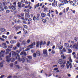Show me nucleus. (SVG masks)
<instances>
[{"label":"nucleus","mask_w":78,"mask_h":78,"mask_svg":"<svg viewBox=\"0 0 78 78\" xmlns=\"http://www.w3.org/2000/svg\"><path fill=\"white\" fill-rule=\"evenodd\" d=\"M5 51H1V53H0V61L2 60V58H3L4 56H5Z\"/></svg>","instance_id":"f257e3e1"},{"label":"nucleus","mask_w":78,"mask_h":78,"mask_svg":"<svg viewBox=\"0 0 78 78\" xmlns=\"http://www.w3.org/2000/svg\"><path fill=\"white\" fill-rule=\"evenodd\" d=\"M19 58H18V61H23V62H24V61H25V60L27 61V62H28V58H26V57H24L23 58V59H21L19 57H18Z\"/></svg>","instance_id":"f03ea898"},{"label":"nucleus","mask_w":78,"mask_h":78,"mask_svg":"<svg viewBox=\"0 0 78 78\" xmlns=\"http://www.w3.org/2000/svg\"><path fill=\"white\" fill-rule=\"evenodd\" d=\"M9 8L10 9H11L10 10V11L11 12H14V11H15V10L16 9V7L14 6V5H13L9 6Z\"/></svg>","instance_id":"7ed1b4c3"},{"label":"nucleus","mask_w":78,"mask_h":78,"mask_svg":"<svg viewBox=\"0 0 78 78\" xmlns=\"http://www.w3.org/2000/svg\"><path fill=\"white\" fill-rule=\"evenodd\" d=\"M11 53H10L9 54V56H6V59L7 62H9L11 61Z\"/></svg>","instance_id":"20e7f679"},{"label":"nucleus","mask_w":78,"mask_h":78,"mask_svg":"<svg viewBox=\"0 0 78 78\" xmlns=\"http://www.w3.org/2000/svg\"><path fill=\"white\" fill-rule=\"evenodd\" d=\"M12 57H14V56H16V55H17V56L18 57H19L20 56L18 54L16 53V52L14 51H12Z\"/></svg>","instance_id":"39448f33"},{"label":"nucleus","mask_w":78,"mask_h":78,"mask_svg":"<svg viewBox=\"0 0 78 78\" xmlns=\"http://www.w3.org/2000/svg\"><path fill=\"white\" fill-rule=\"evenodd\" d=\"M29 13H27V12H26L25 13V20L27 21L28 20V18H30V14H29Z\"/></svg>","instance_id":"423d86ee"},{"label":"nucleus","mask_w":78,"mask_h":78,"mask_svg":"<svg viewBox=\"0 0 78 78\" xmlns=\"http://www.w3.org/2000/svg\"><path fill=\"white\" fill-rule=\"evenodd\" d=\"M46 16V14L44 13H42L41 14V19H44V17H45Z\"/></svg>","instance_id":"0eeeda50"},{"label":"nucleus","mask_w":78,"mask_h":78,"mask_svg":"<svg viewBox=\"0 0 78 78\" xmlns=\"http://www.w3.org/2000/svg\"><path fill=\"white\" fill-rule=\"evenodd\" d=\"M46 44V42L45 41H44L43 43V41H41L40 44V48H41V46H42V45H45Z\"/></svg>","instance_id":"6e6552de"},{"label":"nucleus","mask_w":78,"mask_h":78,"mask_svg":"<svg viewBox=\"0 0 78 78\" xmlns=\"http://www.w3.org/2000/svg\"><path fill=\"white\" fill-rule=\"evenodd\" d=\"M43 53L44 55H47V50L46 49L43 50Z\"/></svg>","instance_id":"1a4fd4ad"},{"label":"nucleus","mask_w":78,"mask_h":78,"mask_svg":"<svg viewBox=\"0 0 78 78\" xmlns=\"http://www.w3.org/2000/svg\"><path fill=\"white\" fill-rule=\"evenodd\" d=\"M73 47L76 48V49H78V42L77 43L76 45H74L73 46Z\"/></svg>","instance_id":"9d476101"},{"label":"nucleus","mask_w":78,"mask_h":78,"mask_svg":"<svg viewBox=\"0 0 78 78\" xmlns=\"http://www.w3.org/2000/svg\"><path fill=\"white\" fill-rule=\"evenodd\" d=\"M20 55H25V56H26L27 55V53L25 52L24 51H22L20 53Z\"/></svg>","instance_id":"9b49d317"},{"label":"nucleus","mask_w":78,"mask_h":78,"mask_svg":"<svg viewBox=\"0 0 78 78\" xmlns=\"http://www.w3.org/2000/svg\"><path fill=\"white\" fill-rule=\"evenodd\" d=\"M70 2V1L69 0V1H68L67 0H63V2L65 3V4H69V2Z\"/></svg>","instance_id":"f8f14e48"},{"label":"nucleus","mask_w":78,"mask_h":78,"mask_svg":"<svg viewBox=\"0 0 78 78\" xmlns=\"http://www.w3.org/2000/svg\"><path fill=\"white\" fill-rule=\"evenodd\" d=\"M66 66L67 69H69V66H70V68H72V63H69V65H66Z\"/></svg>","instance_id":"ddd939ff"},{"label":"nucleus","mask_w":78,"mask_h":78,"mask_svg":"<svg viewBox=\"0 0 78 78\" xmlns=\"http://www.w3.org/2000/svg\"><path fill=\"white\" fill-rule=\"evenodd\" d=\"M36 53L37 56H39L41 55V52L38 51L36 52Z\"/></svg>","instance_id":"4468645a"},{"label":"nucleus","mask_w":78,"mask_h":78,"mask_svg":"<svg viewBox=\"0 0 78 78\" xmlns=\"http://www.w3.org/2000/svg\"><path fill=\"white\" fill-rule=\"evenodd\" d=\"M10 43L12 44H14L16 43V41L13 40L10 41Z\"/></svg>","instance_id":"2eb2a0df"},{"label":"nucleus","mask_w":78,"mask_h":78,"mask_svg":"<svg viewBox=\"0 0 78 78\" xmlns=\"http://www.w3.org/2000/svg\"><path fill=\"white\" fill-rule=\"evenodd\" d=\"M36 47H39V44H40V42L39 41H37V43H36Z\"/></svg>","instance_id":"dca6fc26"},{"label":"nucleus","mask_w":78,"mask_h":78,"mask_svg":"<svg viewBox=\"0 0 78 78\" xmlns=\"http://www.w3.org/2000/svg\"><path fill=\"white\" fill-rule=\"evenodd\" d=\"M21 3L18 2V7L19 8H21L22 7V5H21Z\"/></svg>","instance_id":"f3484780"},{"label":"nucleus","mask_w":78,"mask_h":78,"mask_svg":"<svg viewBox=\"0 0 78 78\" xmlns=\"http://www.w3.org/2000/svg\"><path fill=\"white\" fill-rule=\"evenodd\" d=\"M6 44L4 43L2 44V45H3V48H7V47L6 46Z\"/></svg>","instance_id":"a211bd4d"},{"label":"nucleus","mask_w":78,"mask_h":78,"mask_svg":"<svg viewBox=\"0 0 78 78\" xmlns=\"http://www.w3.org/2000/svg\"><path fill=\"white\" fill-rule=\"evenodd\" d=\"M0 9H1V10L0 9V11H2V12H4V10L3 7H2V6H0Z\"/></svg>","instance_id":"6ab92c4d"},{"label":"nucleus","mask_w":78,"mask_h":78,"mask_svg":"<svg viewBox=\"0 0 78 78\" xmlns=\"http://www.w3.org/2000/svg\"><path fill=\"white\" fill-rule=\"evenodd\" d=\"M64 64H66V62H64L63 63V65H61V67H62V68H64L65 66Z\"/></svg>","instance_id":"aec40b11"},{"label":"nucleus","mask_w":78,"mask_h":78,"mask_svg":"<svg viewBox=\"0 0 78 78\" xmlns=\"http://www.w3.org/2000/svg\"><path fill=\"white\" fill-rule=\"evenodd\" d=\"M34 44H32L31 45H29L28 47H30V48H33Z\"/></svg>","instance_id":"412c9836"},{"label":"nucleus","mask_w":78,"mask_h":78,"mask_svg":"<svg viewBox=\"0 0 78 78\" xmlns=\"http://www.w3.org/2000/svg\"><path fill=\"white\" fill-rule=\"evenodd\" d=\"M64 45L67 48V47H69V44L68 43H65L64 44Z\"/></svg>","instance_id":"4be33fe9"},{"label":"nucleus","mask_w":78,"mask_h":78,"mask_svg":"<svg viewBox=\"0 0 78 78\" xmlns=\"http://www.w3.org/2000/svg\"><path fill=\"white\" fill-rule=\"evenodd\" d=\"M0 31H1L4 32V31H6V29L4 28H1L0 29Z\"/></svg>","instance_id":"5701e85b"},{"label":"nucleus","mask_w":78,"mask_h":78,"mask_svg":"<svg viewBox=\"0 0 78 78\" xmlns=\"http://www.w3.org/2000/svg\"><path fill=\"white\" fill-rule=\"evenodd\" d=\"M39 3H38L37 5H36L34 6L35 8H36L37 7H39Z\"/></svg>","instance_id":"b1692460"},{"label":"nucleus","mask_w":78,"mask_h":78,"mask_svg":"<svg viewBox=\"0 0 78 78\" xmlns=\"http://www.w3.org/2000/svg\"><path fill=\"white\" fill-rule=\"evenodd\" d=\"M6 53H9V51H11V49L8 48L6 49Z\"/></svg>","instance_id":"393cba45"},{"label":"nucleus","mask_w":78,"mask_h":78,"mask_svg":"<svg viewBox=\"0 0 78 78\" xmlns=\"http://www.w3.org/2000/svg\"><path fill=\"white\" fill-rule=\"evenodd\" d=\"M16 45H17V47H20V45H20V43H19V42H18L17 43V44H16Z\"/></svg>","instance_id":"a878e982"},{"label":"nucleus","mask_w":78,"mask_h":78,"mask_svg":"<svg viewBox=\"0 0 78 78\" xmlns=\"http://www.w3.org/2000/svg\"><path fill=\"white\" fill-rule=\"evenodd\" d=\"M14 27H15L16 30H17L18 29H19V26H15L13 28H14Z\"/></svg>","instance_id":"bb28decb"},{"label":"nucleus","mask_w":78,"mask_h":78,"mask_svg":"<svg viewBox=\"0 0 78 78\" xmlns=\"http://www.w3.org/2000/svg\"><path fill=\"white\" fill-rule=\"evenodd\" d=\"M39 16H40V15L39 14V13L37 14V18L36 19L37 20H39Z\"/></svg>","instance_id":"cd10ccee"},{"label":"nucleus","mask_w":78,"mask_h":78,"mask_svg":"<svg viewBox=\"0 0 78 78\" xmlns=\"http://www.w3.org/2000/svg\"><path fill=\"white\" fill-rule=\"evenodd\" d=\"M69 61L70 62H72V59L71 58V57H69Z\"/></svg>","instance_id":"c85d7f7f"},{"label":"nucleus","mask_w":78,"mask_h":78,"mask_svg":"<svg viewBox=\"0 0 78 78\" xmlns=\"http://www.w3.org/2000/svg\"><path fill=\"white\" fill-rule=\"evenodd\" d=\"M27 57L29 59H32V57L30 55L27 56Z\"/></svg>","instance_id":"c756f323"},{"label":"nucleus","mask_w":78,"mask_h":78,"mask_svg":"<svg viewBox=\"0 0 78 78\" xmlns=\"http://www.w3.org/2000/svg\"><path fill=\"white\" fill-rule=\"evenodd\" d=\"M42 21L43 23H46V22H47V20L46 19H43L42 20Z\"/></svg>","instance_id":"7c9ffc66"},{"label":"nucleus","mask_w":78,"mask_h":78,"mask_svg":"<svg viewBox=\"0 0 78 78\" xmlns=\"http://www.w3.org/2000/svg\"><path fill=\"white\" fill-rule=\"evenodd\" d=\"M65 4V3H61L58 5V6H59V7H61V6H64Z\"/></svg>","instance_id":"2f4dec72"},{"label":"nucleus","mask_w":78,"mask_h":78,"mask_svg":"<svg viewBox=\"0 0 78 78\" xmlns=\"http://www.w3.org/2000/svg\"><path fill=\"white\" fill-rule=\"evenodd\" d=\"M3 62H1L0 63V67H3Z\"/></svg>","instance_id":"473e14b6"},{"label":"nucleus","mask_w":78,"mask_h":78,"mask_svg":"<svg viewBox=\"0 0 78 78\" xmlns=\"http://www.w3.org/2000/svg\"><path fill=\"white\" fill-rule=\"evenodd\" d=\"M21 16L22 17H24V16H25V14L23 13H22L21 14H20Z\"/></svg>","instance_id":"72a5a7b5"},{"label":"nucleus","mask_w":78,"mask_h":78,"mask_svg":"<svg viewBox=\"0 0 78 78\" xmlns=\"http://www.w3.org/2000/svg\"><path fill=\"white\" fill-rule=\"evenodd\" d=\"M13 5H14V6L16 7V2H15L12 3Z\"/></svg>","instance_id":"f704fd0d"},{"label":"nucleus","mask_w":78,"mask_h":78,"mask_svg":"<svg viewBox=\"0 0 78 78\" xmlns=\"http://www.w3.org/2000/svg\"><path fill=\"white\" fill-rule=\"evenodd\" d=\"M16 67L17 69H20V66H19L18 65H16Z\"/></svg>","instance_id":"c9c22d12"},{"label":"nucleus","mask_w":78,"mask_h":78,"mask_svg":"<svg viewBox=\"0 0 78 78\" xmlns=\"http://www.w3.org/2000/svg\"><path fill=\"white\" fill-rule=\"evenodd\" d=\"M72 53V50L70 49H68V53Z\"/></svg>","instance_id":"e433bc0d"},{"label":"nucleus","mask_w":78,"mask_h":78,"mask_svg":"<svg viewBox=\"0 0 78 78\" xmlns=\"http://www.w3.org/2000/svg\"><path fill=\"white\" fill-rule=\"evenodd\" d=\"M74 40L75 41V42H76L78 40L77 38H76V37H75L74 38Z\"/></svg>","instance_id":"4c0bfd02"},{"label":"nucleus","mask_w":78,"mask_h":78,"mask_svg":"<svg viewBox=\"0 0 78 78\" xmlns=\"http://www.w3.org/2000/svg\"><path fill=\"white\" fill-rule=\"evenodd\" d=\"M24 12H26L29 13V12H28V10H27V9H24Z\"/></svg>","instance_id":"58836bf2"},{"label":"nucleus","mask_w":78,"mask_h":78,"mask_svg":"<svg viewBox=\"0 0 78 78\" xmlns=\"http://www.w3.org/2000/svg\"><path fill=\"white\" fill-rule=\"evenodd\" d=\"M9 12H10V11L9 10H6V13H9Z\"/></svg>","instance_id":"ea45409f"},{"label":"nucleus","mask_w":78,"mask_h":78,"mask_svg":"<svg viewBox=\"0 0 78 78\" xmlns=\"http://www.w3.org/2000/svg\"><path fill=\"white\" fill-rule=\"evenodd\" d=\"M58 63L59 64H62V62H61V60H59V62H58Z\"/></svg>","instance_id":"a19ab883"},{"label":"nucleus","mask_w":78,"mask_h":78,"mask_svg":"<svg viewBox=\"0 0 78 78\" xmlns=\"http://www.w3.org/2000/svg\"><path fill=\"white\" fill-rule=\"evenodd\" d=\"M62 51H63V52H66V49L65 48H63L62 49Z\"/></svg>","instance_id":"79ce46f5"},{"label":"nucleus","mask_w":78,"mask_h":78,"mask_svg":"<svg viewBox=\"0 0 78 78\" xmlns=\"http://www.w3.org/2000/svg\"><path fill=\"white\" fill-rule=\"evenodd\" d=\"M20 50H21V51L22 50H23V49H24L23 47H20Z\"/></svg>","instance_id":"37998d69"},{"label":"nucleus","mask_w":78,"mask_h":78,"mask_svg":"<svg viewBox=\"0 0 78 78\" xmlns=\"http://www.w3.org/2000/svg\"><path fill=\"white\" fill-rule=\"evenodd\" d=\"M48 8L47 7H45L44 9V11H47Z\"/></svg>","instance_id":"c03bdc74"},{"label":"nucleus","mask_w":78,"mask_h":78,"mask_svg":"<svg viewBox=\"0 0 78 78\" xmlns=\"http://www.w3.org/2000/svg\"><path fill=\"white\" fill-rule=\"evenodd\" d=\"M17 57H16V56L15 57V58H13V61H15V60H16V59H17Z\"/></svg>","instance_id":"a18cd8bd"},{"label":"nucleus","mask_w":78,"mask_h":78,"mask_svg":"<svg viewBox=\"0 0 78 78\" xmlns=\"http://www.w3.org/2000/svg\"><path fill=\"white\" fill-rule=\"evenodd\" d=\"M69 9V7H68L67 8H66V12H67Z\"/></svg>","instance_id":"49530a36"},{"label":"nucleus","mask_w":78,"mask_h":78,"mask_svg":"<svg viewBox=\"0 0 78 78\" xmlns=\"http://www.w3.org/2000/svg\"><path fill=\"white\" fill-rule=\"evenodd\" d=\"M13 49L14 50H16V49H17V48L16 47H13Z\"/></svg>","instance_id":"de8ad7c7"},{"label":"nucleus","mask_w":78,"mask_h":78,"mask_svg":"<svg viewBox=\"0 0 78 78\" xmlns=\"http://www.w3.org/2000/svg\"><path fill=\"white\" fill-rule=\"evenodd\" d=\"M0 40H1L2 41H5V39L3 38H0Z\"/></svg>","instance_id":"09e8293b"},{"label":"nucleus","mask_w":78,"mask_h":78,"mask_svg":"<svg viewBox=\"0 0 78 78\" xmlns=\"http://www.w3.org/2000/svg\"><path fill=\"white\" fill-rule=\"evenodd\" d=\"M21 3H25V0H22L21 1Z\"/></svg>","instance_id":"8fccbe9b"},{"label":"nucleus","mask_w":78,"mask_h":78,"mask_svg":"<svg viewBox=\"0 0 78 78\" xmlns=\"http://www.w3.org/2000/svg\"><path fill=\"white\" fill-rule=\"evenodd\" d=\"M30 48L28 47H28L26 49V51H28L30 50Z\"/></svg>","instance_id":"3c124183"},{"label":"nucleus","mask_w":78,"mask_h":78,"mask_svg":"<svg viewBox=\"0 0 78 78\" xmlns=\"http://www.w3.org/2000/svg\"><path fill=\"white\" fill-rule=\"evenodd\" d=\"M60 53L61 55H62L63 54V51H60Z\"/></svg>","instance_id":"603ef678"},{"label":"nucleus","mask_w":78,"mask_h":78,"mask_svg":"<svg viewBox=\"0 0 78 78\" xmlns=\"http://www.w3.org/2000/svg\"><path fill=\"white\" fill-rule=\"evenodd\" d=\"M33 20H36V17H35V16H34L33 17Z\"/></svg>","instance_id":"864d4df0"},{"label":"nucleus","mask_w":78,"mask_h":78,"mask_svg":"<svg viewBox=\"0 0 78 78\" xmlns=\"http://www.w3.org/2000/svg\"><path fill=\"white\" fill-rule=\"evenodd\" d=\"M22 44H23V45H25L27 43H26V42H25L23 41L22 42Z\"/></svg>","instance_id":"5fc2aeb1"},{"label":"nucleus","mask_w":78,"mask_h":78,"mask_svg":"<svg viewBox=\"0 0 78 78\" xmlns=\"http://www.w3.org/2000/svg\"><path fill=\"white\" fill-rule=\"evenodd\" d=\"M30 40H28L27 41V42L28 44H29V43H30Z\"/></svg>","instance_id":"6e6d98bb"},{"label":"nucleus","mask_w":78,"mask_h":78,"mask_svg":"<svg viewBox=\"0 0 78 78\" xmlns=\"http://www.w3.org/2000/svg\"><path fill=\"white\" fill-rule=\"evenodd\" d=\"M23 26L25 28H28V27L27 26L25 25H24Z\"/></svg>","instance_id":"4d7b16f0"},{"label":"nucleus","mask_w":78,"mask_h":78,"mask_svg":"<svg viewBox=\"0 0 78 78\" xmlns=\"http://www.w3.org/2000/svg\"><path fill=\"white\" fill-rule=\"evenodd\" d=\"M43 4H44V2L40 3V4L39 5V6H42V5H43Z\"/></svg>","instance_id":"13d9d810"},{"label":"nucleus","mask_w":78,"mask_h":78,"mask_svg":"<svg viewBox=\"0 0 78 78\" xmlns=\"http://www.w3.org/2000/svg\"><path fill=\"white\" fill-rule=\"evenodd\" d=\"M33 56L34 57H36V53H34L33 54Z\"/></svg>","instance_id":"bf43d9fd"},{"label":"nucleus","mask_w":78,"mask_h":78,"mask_svg":"<svg viewBox=\"0 0 78 78\" xmlns=\"http://www.w3.org/2000/svg\"><path fill=\"white\" fill-rule=\"evenodd\" d=\"M45 19H46L45 20H46V21L47 20H48V21L49 20V18H48V17H46Z\"/></svg>","instance_id":"052dcab7"},{"label":"nucleus","mask_w":78,"mask_h":78,"mask_svg":"<svg viewBox=\"0 0 78 78\" xmlns=\"http://www.w3.org/2000/svg\"><path fill=\"white\" fill-rule=\"evenodd\" d=\"M2 2H3V3H5L6 2V0H2Z\"/></svg>","instance_id":"680f3d73"},{"label":"nucleus","mask_w":78,"mask_h":78,"mask_svg":"<svg viewBox=\"0 0 78 78\" xmlns=\"http://www.w3.org/2000/svg\"><path fill=\"white\" fill-rule=\"evenodd\" d=\"M16 16L17 17H21V16L19 15H17Z\"/></svg>","instance_id":"e2e57ef3"},{"label":"nucleus","mask_w":78,"mask_h":78,"mask_svg":"<svg viewBox=\"0 0 78 78\" xmlns=\"http://www.w3.org/2000/svg\"><path fill=\"white\" fill-rule=\"evenodd\" d=\"M49 44H50V41H48L47 43V45L48 46V45H49Z\"/></svg>","instance_id":"0e129e2a"},{"label":"nucleus","mask_w":78,"mask_h":78,"mask_svg":"<svg viewBox=\"0 0 78 78\" xmlns=\"http://www.w3.org/2000/svg\"><path fill=\"white\" fill-rule=\"evenodd\" d=\"M58 68H55L54 69V70H58Z\"/></svg>","instance_id":"69168bd1"},{"label":"nucleus","mask_w":78,"mask_h":78,"mask_svg":"<svg viewBox=\"0 0 78 78\" xmlns=\"http://www.w3.org/2000/svg\"><path fill=\"white\" fill-rule=\"evenodd\" d=\"M4 8L5 9H7L8 7L7 6H5L4 7Z\"/></svg>","instance_id":"338daca9"},{"label":"nucleus","mask_w":78,"mask_h":78,"mask_svg":"<svg viewBox=\"0 0 78 78\" xmlns=\"http://www.w3.org/2000/svg\"><path fill=\"white\" fill-rule=\"evenodd\" d=\"M8 78H12V76H9L8 77H7Z\"/></svg>","instance_id":"774afa93"}]
</instances>
